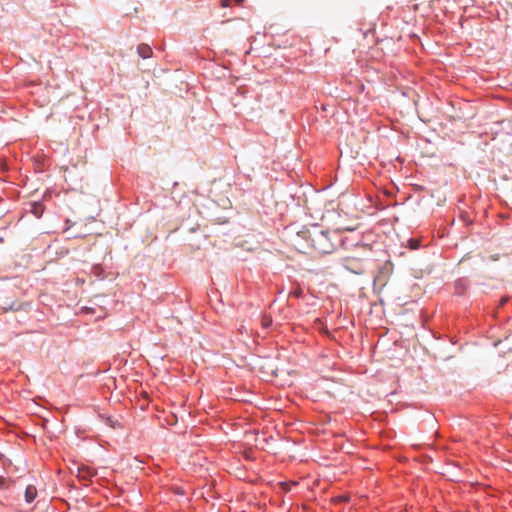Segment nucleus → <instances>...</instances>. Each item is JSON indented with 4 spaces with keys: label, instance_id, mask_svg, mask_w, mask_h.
<instances>
[{
    "label": "nucleus",
    "instance_id": "f257e3e1",
    "mask_svg": "<svg viewBox=\"0 0 512 512\" xmlns=\"http://www.w3.org/2000/svg\"><path fill=\"white\" fill-rule=\"evenodd\" d=\"M293 245L301 252L311 247L320 254H328L335 249L329 233L318 229H314L313 232L306 229L299 231L293 239Z\"/></svg>",
    "mask_w": 512,
    "mask_h": 512
},
{
    "label": "nucleus",
    "instance_id": "f03ea898",
    "mask_svg": "<svg viewBox=\"0 0 512 512\" xmlns=\"http://www.w3.org/2000/svg\"><path fill=\"white\" fill-rule=\"evenodd\" d=\"M343 266L351 273L361 275L365 272V259L356 256H348L343 259Z\"/></svg>",
    "mask_w": 512,
    "mask_h": 512
},
{
    "label": "nucleus",
    "instance_id": "7ed1b4c3",
    "mask_svg": "<svg viewBox=\"0 0 512 512\" xmlns=\"http://www.w3.org/2000/svg\"><path fill=\"white\" fill-rule=\"evenodd\" d=\"M37 497V489L33 485H28L25 490V500L27 503H31Z\"/></svg>",
    "mask_w": 512,
    "mask_h": 512
},
{
    "label": "nucleus",
    "instance_id": "20e7f679",
    "mask_svg": "<svg viewBox=\"0 0 512 512\" xmlns=\"http://www.w3.org/2000/svg\"><path fill=\"white\" fill-rule=\"evenodd\" d=\"M137 52L139 56H141L144 59H147L152 56V49L147 44H140L137 48Z\"/></svg>",
    "mask_w": 512,
    "mask_h": 512
},
{
    "label": "nucleus",
    "instance_id": "39448f33",
    "mask_svg": "<svg viewBox=\"0 0 512 512\" xmlns=\"http://www.w3.org/2000/svg\"><path fill=\"white\" fill-rule=\"evenodd\" d=\"M95 475V472L89 467H82L78 470V477L83 480H89Z\"/></svg>",
    "mask_w": 512,
    "mask_h": 512
},
{
    "label": "nucleus",
    "instance_id": "423d86ee",
    "mask_svg": "<svg viewBox=\"0 0 512 512\" xmlns=\"http://www.w3.org/2000/svg\"><path fill=\"white\" fill-rule=\"evenodd\" d=\"M411 249H417L419 247V243L416 240H410Z\"/></svg>",
    "mask_w": 512,
    "mask_h": 512
},
{
    "label": "nucleus",
    "instance_id": "0eeeda50",
    "mask_svg": "<svg viewBox=\"0 0 512 512\" xmlns=\"http://www.w3.org/2000/svg\"><path fill=\"white\" fill-rule=\"evenodd\" d=\"M271 322H272V321H271V319H268V318H266V317H265V318H263V320H262V325H263L264 327H268V326H270Z\"/></svg>",
    "mask_w": 512,
    "mask_h": 512
},
{
    "label": "nucleus",
    "instance_id": "6e6552de",
    "mask_svg": "<svg viewBox=\"0 0 512 512\" xmlns=\"http://www.w3.org/2000/svg\"><path fill=\"white\" fill-rule=\"evenodd\" d=\"M374 282H375V283H376V282H379V283H381L382 285H384V284H385V281H383V280H382V276H381V275L376 276V277H375V279H374Z\"/></svg>",
    "mask_w": 512,
    "mask_h": 512
},
{
    "label": "nucleus",
    "instance_id": "1a4fd4ad",
    "mask_svg": "<svg viewBox=\"0 0 512 512\" xmlns=\"http://www.w3.org/2000/svg\"><path fill=\"white\" fill-rule=\"evenodd\" d=\"M230 5V0H221L222 7H228Z\"/></svg>",
    "mask_w": 512,
    "mask_h": 512
},
{
    "label": "nucleus",
    "instance_id": "9d476101",
    "mask_svg": "<svg viewBox=\"0 0 512 512\" xmlns=\"http://www.w3.org/2000/svg\"><path fill=\"white\" fill-rule=\"evenodd\" d=\"M508 298H502L500 301V305L503 306L507 302Z\"/></svg>",
    "mask_w": 512,
    "mask_h": 512
},
{
    "label": "nucleus",
    "instance_id": "9b49d317",
    "mask_svg": "<svg viewBox=\"0 0 512 512\" xmlns=\"http://www.w3.org/2000/svg\"><path fill=\"white\" fill-rule=\"evenodd\" d=\"M283 488L288 491L290 488H289V485L287 483H283L282 484Z\"/></svg>",
    "mask_w": 512,
    "mask_h": 512
},
{
    "label": "nucleus",
    "instance_id": "f8f14e48",
    "mask_svg": "<svg viewBox=\"0 0 512 512\" xmlns=\"http://www.w3.org/2000/svg\"><path fill=\"white\" fill-rule=\"evenodd\" d=\"M237 4L243 3L244 0H234Z\"/></svg>",
    "mask_w": 512,
    "mask_h": 512
},
{
    "label": "nucleus",
    "instance_id": "ddd939ff",
    "mask_svg": "<svg viewBox=\"0 0 512 512\" xmlns=\"http://www.w3.org/2000/svg\"><path fill=\"white\" fill-rule=\"evenodd\" d=\"M2 482H3V479H0V483H2Z\"/></svg>",
    "mask_w": 512,
    "mask_h": 512
}]
</instances>
